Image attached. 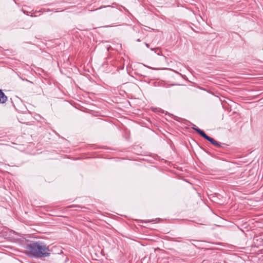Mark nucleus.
<instances>
[{"instance_id":"nucleus-1","label":"nucleus","mask_w":263,"mask_h":263,"mask_svg":"<svg viewBox=\"0 0 263 263\" xmlns=\"http://www.w3.org/2000/svg\"><path fill=\"white\" fill-rule=\"evenodd\" d=\"M25 249L26 254L31 257L42 258L50 255L49 246L41 241H31L26 246Z\"/></svg>"},{"instance_id":"nucleus-2","label":"nucleus","mask_w":263,"mask_h":263,"mask_svg":"<svg viewBox=\"0 0 263 263\" xmlns=\"http://www.w3.org/2000/svg\"><path fill=\"white\" fill-rule=\"evenodd\" d=\"M193 129L200 136L204 138L207 141H209L212 144L214 145L216 143V141L214 138L209 136L206 133L201 129L197 127H194Z\"/></svg>"},{"instance_id":"nucleus-3","label":"nucleus","mask_w":263,"mask_h":263,"mask_svg":"<svg viewBox=\"0 0 263 263\" xmlns=\"http://www.w3.org/2000/svg\"><path fill=\"white\" fill-rule=\"evenodd\" d=\"M8 100V97L4 93L3 90L0 89V104H4Z\"/></svg>"},{"instance_id":"nucleus-4","label":"nucleus","mask_w":263,"mask_h":263,"mask_svg":"<svg viewBox=\"0 0 263 263\" xmlns=\"http://www.w3.org/2000/svg\"><path fill=\"white\" fill-rule=\"evenodd\" d=\"M226 144L224 143H221L218 141H216V143L214 144V146L217 147H224V145Z\"/></svg>"},{"instance_id":"nucleus-5","label":"nucleus","mask_w":263,"mask_h":263,"mask_svg":"<svg viewBox=\"0 0 263 263\" xmlns=\"http://www.w3.org/2000/svg\"><path fill=\"white\" fill-rule=\"evenodd\" d=\"M178 238H179V239H177L176 238H172V240L173 241L179 242H181L183 241L182 238L179 237Z\"/></svg>"},{"instance_id":"nucleus-6","label":"nucleus","mask_w":263,"mask_h":263,"mask_svg":"<svg viewBox=\"0 0 263 263\" xmlns=\"http://www.w3.org/2000/svg\"><path fill=\"white\" fill-rule=\"evenodd\" d=\"M74 207H79L80 208L81 206L79 205H69L68 206V208H74Z\"/></svg>"},{"instance_id":"nucleus-7","label":"nucleus","mask_w":263,"mask_h":263,"mask_svg":"<svg viewBox=\"0 0 263 263\" xmlns=\"http://www.w3.org/2000/svg\"><path fill=\"white\" fill-rule=\"evenodd\" d=\"M154 221V220H152V221H145L144 222H151V221Z\"/></svg>"},{"instance_id":"nucleus-8","label":"nucleus","mask_w":263,"mask_h":263,"mask_svg":"<svg viewBox=\"0 0 263 263\" xmlns=\"http://www.w3.org/2000/svg\"><path fill=\"white\" fill-rule=\"evenodd\" d=\"M137 42H140V41H141V40L139 39L137 40Z\"/></svg>"},{"instance_id":"nucleus-9","label":"nucleus","mask_w":263,"mask_h":263,"mask_svg":"<svg viewBox=\"0 0 263 263\" xmlns=\"http://www.w3.org/2000/svg\"><path fill=\"white\" fill-rule=\"evenodd\" d=\"M145 45H146V46L147 47H148V46H149V45H148V44H147V43H146V44H145Z\"/></svg>"}]
</instances>
